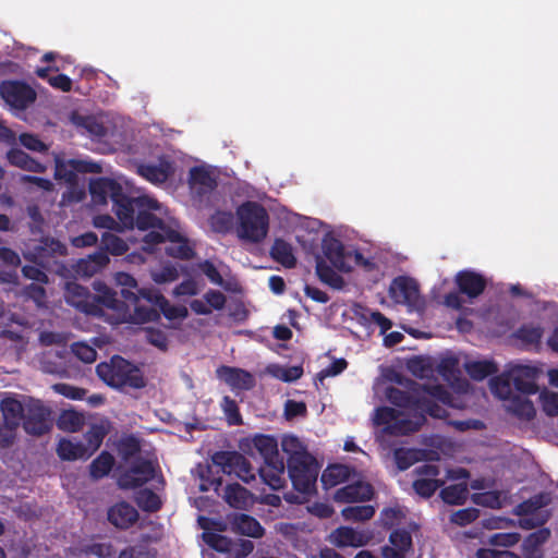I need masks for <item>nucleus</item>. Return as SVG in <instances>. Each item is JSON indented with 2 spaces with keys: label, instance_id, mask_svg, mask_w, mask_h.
I'll list each match as a JSON object with an SVG mask.
<instances>
[{
  "label": "nucleus",
  "instance_id": "nucleus-1",
  "mask_svg": "<svg viewBox=\"0 0 558 558\" xmlns=\"http://www.w3.org/2000/svg\"><path fill=\"white\" fill-rule=\"evenodd\" d=\"M89 191L95 204H105L110 197L113 202V211L119 219L117 222L108 215L96 216L93 220L96 228L122 231L136 225L142 231L149 230L143 239L144 251L151 252L155 244L167 242L166 251L169 255L182 259L193 255V248L175 219L157 218L145 210L161 209L160 204L153 197L144 195L134 199L129 198L122 183L107 178L93 180L89 183Z\"/></svg>",
  "mask_w": 558,
  "mask_h": 558
},
{
  "label": "nucleus",
  "instance_id": "nucleus-2",
  "mask_svg": "<svg viewBox=\"0 0 558 558\" xmlns=\"http://www.w3.org/2000/svg\"><path fill=\"white\" fill-rule=\"evenodd\" d=\"M386 398L397 408H379L374 415V423L383 426V435H407L417 430L425 413L442 418L447 415L445 405L460 407L450 395L436 385L424 386L422 390L414 388L411 396L399 388L387 387Z\"/></svg>",
  "mask_w": 558,
  "mask_h": 558
},
{
  "label": "nucleus",
  "instance_id": "nucleus-3",
  "mask_svg": "<svg viewBox=\"0 0 558 558\" xmlns=\"http://www.w3.org/2000/svg\"><path fill=\"white\" fill-rule=\"evenodd\" d=\"M114 281L118 287H121L122 296L130 302L125 305L119 301L113 292L106 283L101 281L94 282V290L97 292V302L100 303L107 311V318L112 324L120 323H134L142 324L153 320L157 317V312L154 308L140 305V298H142L138 289L137 292L133 290L137 288V281L126 272H117Z\"/></svg>",
  "mask_w": 558,
  "mask_h": 558
},
{
  "label": "nucleus",
  "instance_id": "nucleus-4",
  "mask_svg": "<svg viewBox=\"0 0 558 558\" xmlns=\"http://www.w3.org/2000/svg\"><path fill=\"white\" fill-rule=\"evenodd\" d=\"M281 449L287 456L288 474L293 487L302 497H288L291 502H303L314 494L319 473V464L308 452L307 446L295 435L281 438Z\"/></svg>",
  "mask_w": 558,
  "mask_h": 558
},
{
  "label": "nucleus",
  "instance_id": "nucleus-5",
  "mask_svg": "<svg viewBox=\"0 0 558 558\" xmlns=\"http://www.w3.org/2000/svg\"><path fill=\"white\" fill-rule=\"evenodd\" d=\"M268 230L269 217L262 205L246 202L236 209L234 231L241 241L258 244L266 239Z\"/></svg>",
  "mask_w": 558,
  "mask_h": 558
},
{
  "label": "nucleus",
  "instance_id": "nucleus-6",
  "mask_svg": "<svg viewBox=\"0 0 558 558\" xmlns=\"http://www.w3.org/2000/svg\"><path fill=\"white\" fill-rule=\"evenodd\" d=\"M119 450L124 459L136 457L130 470L119 478L121 487L134 488L155 476V465L149 458L142 457L141 444L136 438L128 437L122 439Z\"/></svg>",
  "mask_w": 558,
  "mask_h": 558
},
{
  "label": "nucleus",
  "instance_id": "nucleus-7",
  "mask_svg": "<svg viewBox=\"0 0 558 558\" xmlns=\"http://www.w3.org/2000/svg\"><path fill=\"white\" fill-rule=\"evenodd\" d=\"M96 371L98 376L113 388H141L145 385L140 369L120 356H113L108 363L98 364Z\"/></svg>",
  "mask_w": 558,
  "mask_h": 558
},
{
  "label": "nucleus",
  "instance_id": "nucleus-8",
  "mask_svg": "<svg viewBox=\"0 0 558 558\" xmlns=\"http://www.w3.org/2000/svg\"><path fill=\"white\" fill-rule=\"evenodd\" d=\"M326 258L339 271L349 272L354 266L371 271L375 268L373 259L365 257L356 250H347L340 241L335 238H326L323 243Z\"/></svg>",
  "mask_w": 558,
  "mask_h": 558
},
{
  "label": "nucleus",
  "instance_id": "nucleus-9",
  "mask_svg": "<svg viewBox=\"0 0 558 558\" xmlns=\"http://www.w3.org/2000/svg\"><path fill=\"white\" fill-rule=\"evenodd\" d=\"M550 530L539 529L527 535L521 544V556L509 550L478 549L477 558H544L543 545L549 539Z\"/></svg>",
  "mask_w": 558,
  "mask_h": 558
},
{
  "label": "nucleus",
  "instance_id": "nucleus-10",
  "mask_svg": "<svg viewBox=\"0 0 558 558\" xmlns=\"http://www.w3.org/2000/svg\"><path fill=\"white\" fill-rule=\"evenodd\" d=\"M511 379L508 372L501 376L495 377L489 381L490 389L495 396L507 401L506 408L519 417L530 420L535 414L533 403L521 395H513Z\"/></svg>",
  "mask_w": 558,
  "mask_h": 558
},
{
  "label": "nucleus",
  "instance_id": "nucleus-11",
  "mask_svg": "<svg viewBox=\"0 0 558 558\" xmlns=\"http://www.w3.org/2000/svg\"><path fill=\"white\" fill-rule=\"evenodd\" d=\"M545 501L543 496L534 497L515 509V513L521 518L518 524L525 530L543 525L549 519V512L544 509Z\"/></svg>",
  "mask_w": 558,
  "mask_h": 558
},
{
  "label": "nucleus",
  "instance_id": "nucleus-12",
  "mask_svg": "<svg viewBox=\"0 0 558 558\" xmlns=\"http://www.w3.org/2000/svg\"><path fill=\"white\" fill-rule=\"evenodd\" d=\"M64 298L70 305L76 307L77 310L86 314L104 316H106L107 314L106 308L100 303H95V300H97V295H89V293L84 287L75 282L66 283Z\"/></svg>",
  "mask_w": 558,
  "mask_h": 558
},
{
  "label": "nucleus",
  "instance_id": "nucleus-13",
  "mask_svg": "<svg viewBox=\"0 0 558 558\" xmlns=\"http://www.w3.org/2000/svg\"><path fill=\"white\" fill-rule=\"evenodd\" d=\"M0 408L5 423L4 430L0 429V444L8 446L13 441L14 429L20 425L25 410L21 401L14 398L3 399Z\"/></svg>",
  "mask_w": 558,
  "mask_h": 558
},
{
  "label": "nucleus",
  "instance_id": "nucleus-14",
  "mask_svg": "<svg viewBox=\"0 0 558 558\" xmlns=\"http://www.w3.org/2000/svg\"><path fill=\"white\" fill-rule=\"evenodd\" d=\"M240 449L247 454H253L256 450L264 463L280 460L278 451V441L269 435H255L240 440Z\"/></svg>",
  "mask_w": 558,
  "mask_h": 558
},
{
  "label": "nucleus",
  "instance_id": "nucleus-15",
  "mask_svg": "<svg viewBox=\"0 0 558 558\" xmlns=\"http://www.w3.org/2000/svg\"><path fill=\"white\" fill-rule=\"evenodd\" d=\"M391 299L399 304L417 307L421 304L418 286L414 279L408 277L396 278L389 288Z\"/></svg>",
  "mask_w": 558,
  "mask_h": 558
},
{
  "label": "nucleus",
  "instance_id": "nucleus-16",
  "mask_svg": "<svg viewBox=\"0 0 558 558\" xmlns=\"http://www.w3.org/2000/svg\"><path fill=\"white\" fill-rule=\"evenodd\" d=\"M2 99L12 108L24 109L35 99L34 90L20 82L8 81L0 86Z\"/></svg>",
  "mask_w": 558,
  "mask_h": 558
},
{
  "label": "nucleus",
  "instance_id": "nucleus-17",
  "mask_svg": "<svg viewBox=\"0 0 558 558\" xmlns=\"http://www.w3.org/2000/svg\"><path fill=\"white\" fill-rule=\"evenodd\" d=\"M418 478L414 481L413 488L422 497L432 496L445 481L438 478L440 471L434 464H424L416 470Z\"/></svg>",
  "mask_w": 558,
  "mask_h": 558
},
{
  "label": "nucleus",
  "instance_id": "nucleus-18",
  "mask_svg": "<svg viewBox=\"0 0 558 558\" xmlns=\"http://www.w3.org/2000/svg\"><path fill=\"white\" fill-rule=\"evenodd\" d=\"M508 377L511 379L518 392L521 396L535 393L537 387L535 380L537 377V368L530 365H513L508 371Z\"/></svg>",
  "mask_w": 558,
  "mask_h": 558
},
{
  "label": "nucleus",
  "instance_id": "nucleus-19",
  "mask_svg": "<svg viewBox=\"0 0 558 558\" xmlns=\"http://www.w3.org/2000/svg\"><path fill=\"white\" fill-rule=\"evenodd\" d=\"M371 539L366 531L355 530L350 526H340L328 535V542L339 548L362 547Z\"/></svg>",
  "mask_w": 558,
  "mask_h": 558
},
{
  "label": "nucleus",
  "instance_id": "nucleus-20",
  "mask_svg": "<svg viewBox=\"0 0 558 558\" xmlns=\"http://www.w3.org/2000/svg\"><path fill=\"white\" fill-rule=\"evenodd\" d=\"M449 480L459 481L457 484L449 485L440 492L441 499L449 505H461L466 500L469 489L466 484L468 472L463 469L450 470L447 472Z\"/></svg>",
  "mask_w": 558,
  "mask_h": 558
},
{
  "label": "nucleus",
  "instance_id": "nucleus-21",
  "mask_svg": "<svg viewBox=\"0 0 558 558\" xmlns=\"http://www.w3.org/2000/svg\"><path fill=\"white\" fill-rule=\"evenodd\" d=\"M143 299L147 300L153 306L159 308L169 320L184 319L189 312L184 305H172L157 290L145 289L140 291Z\"/></svg>",
  "mask_w": 558,
  "mask_h": 558
},
{
  "label": "nucleus",
  "instance_id": "nucleus-22",
  "mask_svg": "<svg viewBox=\"0 0 558 558\" xmlns=\"http://www.w3.org/2000/svg\"><path fill=\"white\" fill-rule=\"evenodd\" d=\"M412 547L410 533L404 530H396L390 534L388 543L381 547V555L384 558H405Z\"/></svg>",
  "mask_w": 558,
  "mask_h": 558
},
{
  "label": "nucleus",
  "instance_id": "nucleus-23",
  "mask_svg": "<svg viewBox=\"0 0 558 558\" xmlns=\"http://www.w3.org/2000/svg\"><path fill=\"white\" fill-rule=\"evenodd\" d=\"M56 179L64 180L71 183L75 179L76 171L98 172L99 166L93 162H84L78 160H63L59 156L56 157Z\"/></svg>",
  "mask_w": 558,
  "mask_h": 558
},
{
  "label": "nucleus",
  "instance_id": "nucleus-24",
  "mask_svg": "<svg viewBox=\"0 0 558 558\" xmlns=\"http://www.w3.org/2000/svg\"><path fill=\"white\" fill-rule=\"evenodd\" d=\"M373 493V488L368 483L359 481L338 489L333 498L339 502H360L369 500Z\"/></svg>",
  "mask_w": 558,
  "mask_h": 558
},
{
  "label": "nucleus",
  "instance_id": "nucleus-25",
  "mask_svg": "<svg viewBox=\"0 0 558 558\" xmlns=\"http://www.w3.org/2000/svg\"><path fill=\"white\" fill-rule=\"evenodd\" d=\"M216 373L217 377L232 389L244 390L250 389L254 385L253 376L241 368L221 366Z\"/></svg>",
  "mask_w": 558,
  "mask_h": 558
},
{
  "label": "nucleus",
  "instance_id": "nucleus-26",
  "mask_svg": "<svg viewBox=\"0 0 558 558\" xmlns=\"http://www.w3.org/2000/svg\"><path fill=\"white\" fill-rule=\"evenodd\" d=\"M48 416L49 411L40 402L31 403L24 423L26 432L35 435L44 434L48 429Z\"/></svg>",
  "mask_w": 558,
  "mask_h": 558
},
{
  "label": "nucleus",
  "instance_id": "nucleus-27",
  "mask_svg": "<svg viewBox=\"0 0 558 558\" xmlns=\"http://www.w3.org/2000/svg\"><path fill=\"white\" fill-rule=\"evenodd\" d=\"M174 172L173 165L167 160H159L158 165H140L137 173L154 184L166 182Z\"/></svg>",
  "mask_w": 558,
  "mask_h": 558
},
{
  "label": "nucleus",
  "instance_id": "nucleus-28",
  "mask_svg": "<svg viewBox=\"0 0 558 558\" xmlns=\"http://www.w3.org/2000/svg\"><path fill=\"white\" fill-rule=\"evenodd\" d=\"M137 519V510L128 502H119L108 511V520L119 529L130 527Z\"/></svg>",
  "mask_w": 558,
  "mask_h": 558
},
{
  "label": "nucleus",
  "instance_id": "nucleus-29",
  "mask_svg": "<svg viewBox=\"0 0 558 558\" xmlns=\"http://www.w3.org/2000/svg\"><path fill=\"white\" fill-rule=\"evenodd\" d=\"M283 460L266 462L259 469V475L265 484L272 489H280L286 484Z\"/></svg>",
  "mask_w": 558,
  "mask_h": 558
},
{
  "label": "nucleus",
  "instance_id": "nucleus-30",
  "mask_svg": "<svg viewBox=\"0 0 558 558\" xmlns=\"http://www.w3.org/2000/svg\"><path fill=\"white\" fill-rule=\"evenodd\" d=\"M456 281L460 290L470 298L480 295L485 287L483 277L472 271H461L457 275Z\"/></svg>",
  "mask_w": 558,
  "mask_h": 558
},
{
  "label": "nucleus",
  "instance_id": "nucleus-31",
  "mask_svg": "<svg viewBox=\"0 0 558 558\" xmlns=\"http://www.w3.org/2000/svg\"><path fill=\"white\" fill-rule=\"evenodd\" d=\"M71 122L95 137L105 136L108 132V126L105 125L102 119L96 117L83 116L75 112L71 116Z\"/></svg>",
  "mask_w": 558,
  "mask_h": 558
},
{
  "label": "nucleus",
  "instance_id": "nucleus-32",
  "mask_svg": "<svg viewBox=\"0 0 558 558\" xmlns=\"http://www.w3.org/2000/svg\"><path fill=\"white\" fill-rule=\"evenodd\" d=\"M190 184L198 194L213 190L216 184L214 171L205 167L193 168L190 172Z\"/></svg>",
  "mask_w": 558,
  "mask_h": 558
},
{
  "label": "nucleus",
  "instance_id": "nucleus-33",
  "mask_svg": "<svg viewBox=\"0 0 558 558\" xmlns=\"http://www.w3.org/2000/svg\"><path fill=\"white\" fill-rule=\"evenodd\" d=\"M109 263V257L104 252H97L76 264V274L83 277H92Z\"/></svg>",
  "mask_w": 558,
  "mask_h": 558
},
{
  "label": "nucleus",
  "instance_id": "nucleus-34",
  "mask_svg": "<svg viewBox=\"0 0 558 558\" xmlns=\"http://www.w3.org/2000/svg\"><path fill=\"white\" fill-rule=\"evenodd\" d=\"M10 165L31 172H45L46 166L29 157L19 148H11L7 154Z\"/></svg>",
  "mask_w": 558,
  "mask_h": 558
},
{
  "label": "nucleus",
  "instance_id": "nucleus-35",
  "mask_svg": "<svg viewBox=\"0 0 558 558\" xmlns=\"http://www.w3.org/2000/svg\"><path fill=\"white\" fill-rule=\"evenodd\" d=\"M198 522L204 530L203 538L211 548L220 553H229L231 550V541L223 535L210 531L208 519L201 517Z\"/></svg>",
  "mask_w": 558,
  "mask_h": 558
},
{
  "label": "nucleus",
  "instance_id": "nucleus-36",
  "mask_svg": "<svg viewBox=\"0 0 558 558\" xmlns=\"http://www.w3.org/2000/svg\"><path fill=\"white\" fill-rule=\"evenodd\" d=\"M225 500L233 508L243 509L252 504V496L239 484H231L225 488Z\"/></svg>",
  "mask_w": 558,
  "mask_h": 558
},
{
  "label": "nucleus",
  "instance_id": "nucleus-37",
  "mask_svg": "<svg viewBox=\"0 0 558 558\" xmlns=\"http://www.w3.org/2000/svg\"><path fill=\"white\" fill-rule=\"evenodd\" d=\"M58 456L62 460H78V459H87V451L85 450V445L81 441H74L72 439H61L59 441Z\"/></svg>",
  "mask_w": 558,
  "mask_h": 558
},
{
  "label": "nucleus",
  "instance_id": "nucleus-38",
  "mask_svg": "<svg viewBox=\"0 0 558 558\" xmlns=\"http://www.w3.org/2000/svg\"><path fill=\"white\" fill-rule=\"evenodd\" d=\"M37 75L47 82L54 88L60 89L62 92H69L72 87V82L70 77L64 74L59 73V68L48 66L40 68L36 71Z\"/></svg>",
  "mask_w": 558,
  "mask_h": 558
},
{
  "label": "nucleus",
  "instance_id": "nucleus-39",
  "mask_svg": "<svg viewBox=\"0 0 558 558\" xmlns=\"http://www.w3.org/2000/svg\"><path fill=\"white\" fill-rule=\"evenodd\" d=\"M232 525L233 530L238 533L251 537H260L264 534V529L260 526L258 521L246 514H239L234 517Z\"/></svg>",
  "mask_w": 558,
  "mask_h": 558
},
{
  "label": "nucleus",
  "instance_id": "nucleus-40",
  "mask_svg": "<svg viewBox=\"0 0 558 558\" xmlns=\"http://www.w3.org/2000/svg\"><path fill=\"white\" fill-rule=\"evenodd\" d=\"M351 477V470L347 465H331L322 474V483L326 488L333 487Z\"/></svg>",
  "mask_w": 558,
  "mask_h": 558
},
{
  "label": "nucleus",
  "instance_id": "nucleus-41",
  "mask_svg": "<svg viewBox=\"0 0 558 558\" xmlns=\"http://www.w3.org/2000/svg\"><path fill=\"white\" fill-rule=\"evenodd\" d=\"M464 368L476 380H482L497 371L494 362L488 360H469L464 363Z\"/></svg>",
  "mask_w": 558,
  "mask_h": 558
},
{
  "label": "nucleus",
  "instance_id": "nucleus-42",
  "mask_svg": "<svg viewBox=\"0 0 558 558\" xmlns=\"http://www.w3.org/2000/svg\"><path fill=\"white\" fill-rule=\"evenodd\" d=\"M270 254L275 260L284 267L290 268L295 264L292 246L281 239L275 241Z\"/></svg>",
  "mask_w": 558,
  "mask_h": 558
},
{
  "label": "nucleus",
  "instance_id": "nucleus-43",
  "mask_svg": "<svg viewBox=\"0 0 558 558\" xmlns=\"http://www.w3.org/2000/svg\"><path fill=\"white\" fill-rule=\"evenodd\" d=\"M266 373L282 381H293L302 376L303 369L300 366H282L279 364H270L267 366Z\"/></svg>",
  "mask_w": 558,
  "mask_h": 558
},
{
  "label": "nucleus",
  "instance_id": "nucleus-44",
  "mask_svg": "<svg viewBox=\"0 0 558 558\" xmlns=\"http://www.w3.org/2000/svg\"><path fill=\"white\" fill-rule=\"evenodd\" d=\"M60 429L74 433L80 430L84 425V416L73 410L63 411L57 422Z\"/></svg>",
  "mask_w": 558,
  "mask_h": 558
},
{
  "label": "nucleus",
  "instance_id": "nucleus-45",
  "mask_svg": "<svg viewBox=\"0 0 558 558\" xmlns=\"http://www.w3.org/2000/svg\"><path fill=\"white\" fill-rule=\"evenodd\" d=\"M230 472H234L243 482L248 483L254 480L250 462L241 454H232L229 459Z\"/></svg>",
  "mask_w": 558,
  "mask_h": 558
},
{
  "label": "nucleus",
  "instance_id": "nucleus-46",
  "mask_svg": "<svg viewBox=\"0 0 558 558\" xmlns=\"http://www.w3.org/2000/svg\"><path fill=\"white\" fill-rule=\"evenodd\" d=\"M425 451L400 448L395 451V460L399 470H407L414 462L425 458Z\"/></svg>",
  "mask_w": 558,
  "mask_h": 558
},
{
  "label": "nucleus",
  "instance_id": "nucleus-47",
  "mask_svg": "<svg viewBox=\"0 0 558 558\" xmlns=\"http://www.w3.org/2000/svg\"><path fill=\"white\" fill-rule=\"evenodd\" d=\"M107 428L105 425H94L85 435V450L87 456L90 457L101 445L105 436L107 435Z\"/></svg>",
  "mask_w": 558,
  "mask_h": 558
},
{
  "label": "nucleus",
  "instance_id": "nucleus-48",
  "mask_svg": "<svg viewBox=\"0 0 558 558\" xmlns=\"http://www.w3.org/2000/svg\"><path fill=\"white\" fill-rule=\"evenodd\" d=\"M409 371L416 377L427 378L433 374V364L430 359L415 356L408 361Z\"/></svg>",
  "mask_w": 558,
  "mask_h": 558
},
{
  "label": "nucleus",
  "instance_id": "nucleus-49",
  "mask_svg": "<svg viewBox=\"0 0 558 558\" xmlns=\"http://www.w3.org/2000/svg\"><path fill=\"white\" fill-rule=\"evenodd\" d=\"M375 513L372 506H351L341 511V514L347 521H365L371 519Z\"/></svg>",
  "mask_w": 558,
  "mask_h": 558
},
{
  "label": "nucleus",
  "instance_id": "nucleus-50",
  "mask_svg": "<svg viewBox=\"0 0 558 558\" xmlns=\"http://www.w3.org/2000/svg\"><path fill=\"white\" fill-rule=\"evenodd\" d=\"M113 465V457L107 452H102L90 464V474L95 478H100L107 475Z\"/></svg>",
  "mask_w": 558,
  "mask_h": 558
},
{
  "label": "nucleus",
  "instance_id": "nucleus-51",
  "mask_svg": "<svg viewBox=\"0 0 558 558\" xmlns=\"http://www.w3.org/2000/svg\"><path fill=\"white\" fill-rule=\"evenodd\" d=\"M506 495L499 492H485L477 493L472 496V500L477 504L489 508H499L506 500Z\"/></svg>",
  "mask_w": 558,
  "mask_h": 558
},
{
  "label": "nucleus",
  "instance_id": "nucleus-52",
  "mask_svg": "<svg viewBox=\"0 0 558 558\" xmlns=\"http://www.w3.org/2000/svg\"><path fill=\"white\" fill-rule=\"evenodd\" d=\"M101 243L104 248L112 255H122L129 248L125 241L110 232L102 234Z\"/></svg>",
  "mask_w": 558,
  "mask_h": 558
},
{
  "label": "nucleus",
  "instance_id": "nucleus-53",
  "mask_svg": "<svg viewBox=\"0 0 558 558\" xmlns=\"http://www.w3.org/2000/svg\"><path fill=\"white\" fill-rule=\"evenodd\" d=\"M137 505L146 511H156L161 505L159 496L151 490L143 489L136 495Z\"/></svg>",
  "mask_w": 558,
  "mask_h": 558
},
{
  "label": "nucleus",
  "instance_id": "nucleus-54",
  "mask_svg": "<svg viewBox=\"0 0 558 558\" xmlns=\"http://www.w3.org/2000/svg\"><path fill=\"white\" fill-rule=\"evenodd\" d=\"M543 411L549 415L555 416L558 414V392L550 390H543L538 396Z\"/></svg>",
  "mask_w": 558,
  "mask_h": 558
},
{
  "label": "nucleus",
  "instance_id": "nucleus-55",
  "mask_svg": "<svg viewBox=\"0 0 558 558\" xmlns=\"http://www.w3.org/2000/svg\"><path fill=\"white\" fill-rule=\"evenodd\" d=\"M150 275L156 283H167L174 281L179 277V271L175 266L167 264L160 269L151 270Z\"/></svg>",
  "mask_w": 558,
  "mask_h": 558
},
{
  "label": "nucleus",
  "instance_id": "nucleus-56",
  "mask_svg": "<svg viewBox=\"0 0 558 558\" xmlns=\"http://www.w3.org/2000/svg\"><path fill=\"white\" fill-rule=\"evenodd\" d=\"M51 389L65 398L72 399V400H81L85 397L86 391L82 388L69 385V384H54Z\"/></svg>",
  "mask_w": 558,
  "mask_h": 558
},
{
  "label": "nucleus",
  "instance_id": "nucleus-57",
  "mask_svg": "<svg viewBox=\"0 0 558 558\" xmlns=\"http://www.w3.org/2000/svg\"><path fill=\"white\" fill-rule=\"evenodd\" d=\"M520 541V534L501 532L489 537L488 543L496 547H512Z\"/></svg>",
  "mask_w": 558,
  "mask_h": 558
},
{
  "label": "nucleus",
  "instance_id": "nucleus-58",
  "mask_svg": "<svg viewBox=\"0 0 558 558\" xmlns=\"http://www.w3.org/2000/svg\"><path fill=\"white\" fill-rule=\"evenodd\" d=\"M73 354L84 363H93L97 357L96 350L85 342H77L72 345Z\"/></svg>",
  "mask_w": 558,
  "mask_h": 558
},
{
  "label": "nucleus",
  "instance_id": "nucleus-59",
  "mask_svg": "<svg viewBox=\"0 0 558 558\" xmlns=\"http://www.w3.org/2000/svg\"><path fill=\"white\" fill-rule=\"evenodd\" d=\"M405 512L401 507L386 508L380 513V520L385 526L399 524L404 518Z\"/></svg>",
  "mask_w": 558,
  "mask_h": 558
},
{
  "label": "nucleus",
  "instance_id": "nucleus-60",
  "mask_svg": "<svg viewBox=\"0 0 558 558\" xmlns=\"http://www.w3.org/2000/svg\"><path fill=\"white\" fill-rule=\"evenodd\" d=\"M221 408L230 425H236L242 422L238 405L234 400L229 397H225L221 402Z\"/></svg>",
  "mask_w": 558,
  "mask_h": 558
},
{
  "label": "nucleus",
  "instance_id": "nucleus-61",
  "mask_svg": "<svg viewBox=\"0 0 558 558\" xmlns=\"http://www.w3.org/2000/svg\"><path fill=\"white\" fill-rule=\"evenodd\" d=\"M361 316L365 322L376 324L383 333L391 328V322L379 312L362 310Z\"/></svg>",
  "mask_w": 558,
  "mask_h": 558
},
{
  "label": "nucleus",
  "instance_id": "nucleus-62",
  "mask_svg": "<svg viewBox=\"0 0 558 558\" xmlns=\"http://www.w3.org/2000/svg\"><path fill=\"white\" fill-rule=\"evenodd\" d=\"M210 226L217 232H226L232 226V216L229 213L219 211L211 216Z\"/></svg>",
  "mask_w": 558,
  "mask_h": 558
},
{
  "label": "nucleus",
  "instance_id": "nucleus-63",
  "mask_svg": "<svg viewBox=\"0 0 558 558\" xmlns=\"http://www.w3.org/2000/svg\"><path fill=\"white\" fill-rule=\"evenodd\" d=\"M69 340V337L66 333L63 332H51V331H44L39 336V342L43 345H56V347H63Z\"/></svg>",
  "mask_w": 558,
  "mask_h": 558
},
{
  "label": "nucleus",
  "instance_id": "nucleus-64",
  "mask_svg": "<svg viewBox=\"0 0 558 558\" xmlns=\"http://www.w3.org/2000/svg\"><path fill=\"white\" fill-rule=\"evenodd\" d=\"M477 517L478 511L476 509L468 508L453 512L450 515V521L458 525H465L474 521Z\"/></svg>",
  "mask_w": 558,
  "mask_h": 558
}]
</instances>
